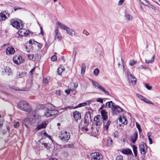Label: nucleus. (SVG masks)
I'll return each mask as SVG.
<instances>
[{"instance_id":"1","label":"nucleus","mask_w":160,"mask_h":160,"mask_svg":"<svg viewBox=\"0 0 160 160\" xmlns=\"http://www.w3.org/2000/svg\"><path fill=\"white\" fill-rule=\"evenodd\" d=\"M18 107L21 110L27 112H32V108L31 106L28 102L24 101L19 102L18 104Z\"/></svg>"},{"instance_id":"2","label":"nucleus","mask_w":160,"mask_h":160,"mask_svg":"<svg viewBox=\"0 0 160 160\" xmlns=\"http://www.w3.org/2000/svg\"><path fill=\"white\" fill-rule=\"evenodd\" d=\"M36 121L35 116L33 114L32 115L29 116L28 118H25L22 122V124L24 125L26 127L28 128V123L32 124L34 123Z\"/></svg>"},{"instance_id":"3","label":"nucleus","mask_w":160,"mask_h":160,"mask_svg":"<svg viewBox=\"0 0 160 160\" xmlns=\"http://www.w3.org/2000/svg\"><path fill=\"white\" fill-rule=\"evenodd\" d=\"M10 22L11 25L17 29H22L23 27V25L21 21L19 19H12Z\"/></svg>"},{"instance_id":"4","label":"nucleus","mask_w":160,"mask_h":160,"mask_svg":"<svg viewBox=\"0 0 160 160\" xmlns=\"http://www.w3.org/2000/svg\"><path fill=\"white\" fill-rule=\"evenodd\" d=\"M139 150L141 155H144L148 152V147L143 142H141L138 145Z\"/></svg>"},{"instance_id":"5","label":"nucleus","mask_w":160,"mask_h":160,"mask_svg":"<svg viewBox=\"0 0 160 160\" xmlns=\"http://www.w3.org/2000/svg\"><path fill=\"white\" fill-rule=\"evenodd\" d=\"M59 137L60 138L61 140L63 141H67L69 140L70 138V134L69 132L64 131H62Z\"/></svg>"},{"instance_id":"6","label":"nucleus","mask_w":160,"mask_h":160,"mask_svg":"<svg viewBox=\"0 0 160 160\" xmlns=\"http://www.w3.org/2000/svg\"><path fill=\"white\" fill-rule=\"evenodd\" d=\"M91 156L92 160H101L103 158L101 154L99 152L92 153Z\"/></svg>"},{"instance_id":"7","label":"nucleus","mask_w":160,"mask_h":160,"mask_svg":"<svg viewBox=\"0 0 160 160\" xmlns=\"http://www.w3.org/2000/svg\"><path fill=\"white\" fill-rule=\"evenodd\" d=\"M58 113V110H47L45 112L44 115L47 117L57 114Z\"/></svg>"},{"instance_id":"8","label":"nucleus","mask_w":160,"mask_h":160,"mask_svg":"<svg viewBox=\"0 0 160 160\" xmlns=\"http://www.w3.org/2000/svg\"><path fill=\"white\" fill-rule=\"evenodd\" d=\"M112 110L114 114H118L122 111V109L118 105L115 104L112 108Z\"/></svg>"},{"instance_id":"9","label":"nucleus","mask_w":160,"mask_h":160,"mask_svg":"<svg viewBox=\"0 0 160 160\" xmlns=\"http://www.w3.org/2000/svg\"><path fill=\"white\" fill-rule=\"evenodd\" d=\"M13 61L15 64H20L23 62V60L22 59L21 56H16L13 57Z\"/></svg>"},{"instance_id":"10","label":"nucleus","mask_w":160,"mask_h":160,"mask_svg":"<svg viewBox=\"0 0 160 160\" xmlns=\"http://www.w3.org/2000/svg\"><path fill=\"white\" fill-rule=\"evenodd\" d=\"M40 107L42 109L44 108H46L47 110H54L55 109V107L52 104L50 103H47L45 105H40Z\"/></svg>"},{"instance_id":"11","label":"nucleus","mask_w":160,"mask_h":160,"mask_svg":"<svg viewBox=\"0 0 160 160\" xmlns=\"http://www.w3.org/2000/svg\"><path fill=\"white\" fill-rule=\"evenodd\" d=\"M54 33V36L55 38H57L58 40H61L62 39V37L58 28H55Z\"/></svg>"},{"instance_id":"12","label":"nucleus","mask_w":160,"mask_h":160,"mask_svg":"<svg viewBox=\"0 0 160 160\" xmlns=\"http://www.w3.org/2000/svg\"><path fill=\"white\" fill-rule=\"evenodd\" d=\"M73 117L74 120L77 121L81 118V114L79 112L76 111L73 112Z\"/></svg>"},{"instance_id":"13","label":"nucleus","mask_w":160,"mask_h":160,"mask_svg":"<svg viewBox=\"0 0 160 160\" xmlns=\"http://www.w3.org/2000/svg\"><path fill=\"white\" fill-rule=\"evenodd\" d=\"M8 14V12L6 11H2L0 13V20L1 21H5L7 18L6 16V14Z\"/></svg>"},{"instance_id":"14","label":"nucleus","mask_w":160,"mask_h":160,"mask_svg":"<svg viewBox=\"0 0 160 160\" xmlns=\"http://www.w3.org/2000/svg\"><path fill=\"white\" fill-rule=\"evenodd\" d=\"M15 50L14 48L12 47H8L6 49V53L7 54H13L15 52Z\"/></svg>"},{"instance_id":"15","label":"nucleus","mask_w":160,"mask_h":160,"mask_svg":"<svg viewBox=\"0 0 160 160\" xmlns=\"http://www.w3.org/2000/svg\"><path fill=\"white\" fill-rule=\"evenodd\" d=\"M57 24L58 25L59 28L61 29L66 30L68 27L67 26L59 22H57Z\"/></svg>"},{"instance_id":"16","label":"nucleus","mask_w":160,"mask_h":160,"mask_svg":"<svg viewBox=\"0 0 160 160\" xmlns=\"http://www.w3.org/2000/svg\"><path fill=\"white\" fill-rule=\"evenodd\" d=\"M128 77L129 79H131L132 83L133 84H135L136 82V78L133 76L131 73H130L128 75Z\"/></svg>"},{"instance_id":"17","label":"nucleus","mask_w":160,"mask_h":160,"mask_svg":"<svg viewBox=\"0 0 160 160\" xmlns=\"http://www.w3.org/2000/svg\"><path fill=\"white\" fill-rule=\"evenodd\" d=\"M48 122H42L41 124L38 125L37 127L38 130H40L42 128H45L48 124Z\"/></svg>"},{"instance_id":"18","label":"nucleus","mask_w":160,"mask_h":160,"mask_svg":"<svg viewBox=\"0 0 160 160\" xmlns=\"http://www.w3.org/2000/svg\"><path fill=\"white\" fill-rule=\"evenodd\" d=\"M101 113L102 116V118L103 120H106L108 118L107 112L105 110H103L101 112Z\"/></svg>"},{"instance_id":"19","label":"nucleus","mask_w":160,"mask_h":160,"mask_svg":"<svg viewBox=\"0 0 160 160\" xmlns=\"http://www.w3.org/2000/svg\"><path fill=\"white\" fill-rule=\"evenodd\" d=\"M141 3L143 5L148 6L149 7L152 8V6L149 4L147 0H139Z\"/></svg>"},{"instance_id":"20","label":"nucleus","mask_w":160,"mask_h":160,"mask_svg":"<svg viewBox=\"0 0 160 160\" xmlns=\"http://www.w3.org/2000/svg\"><path fill=\"white\" fill-rule=\"evenodd\" d=\"M66 31L68 34L72 36L75 34L74 31L72 29L69 28V27H68Z\"/></svg>"},{"instance_id":"21","label":"nucleus","mask_w":160,"mask_h":160,"mask_svg":"<svg viewBox=\"0 0 160 160\" xmlns=\"http://www.w3.org/2000/svg\"><path fill=\"white\" fill-rule=\"evenodd\" d=\"M119 122H121L122 124L124 125H126L127 124V120L125 117L123 116L122 117H121L119 118Z\"/></svg>"},{"instance_id":"22","label":"nucleus","mask_w":160,"mask_h":160,"mask_svg":"<svg viewBox=\"0 0 160 160\" xmlns=\"http://www.w3.org/2000/svg\"><path fill=\"white\" fill-rule=\"evenodd\" d=\"M35 47H37V51L39 50L41 48L42 45V44L39 43L36 41L34 42V45Z\"/></svg>"},{"instance_id":"23","label":"nucleus","mask_w":160,"mask_h":160,"mask_svg":"<svg viewBox=\"0 0 160 160\" xmlns=\"http://www.w3.org/2000/svg\"><path fill=\"white\" fill-rule=\"evenodd\" d=\"M122 152L124 154L127 155L131 154L132 153L131 150L128 148H126L122 149Z\"/></svg>"},{"instance_id":"24","label":"nucleus","mask_w":160,"mask_h":160,"mask_svg":"<svg viewBox=\"0 0 160 160\" xmlns=\"http://www.w3.org/2000/svg\"><path fill=\"white\" fill-rule=\"evenodd\" d=\"M115 104V103H113L112 101H110L106 103V106L107 108H111L112 109V108L113 107V106Z\"/></svg>"},{"instance_id":"25","label":"nucleus","mask_w":160,"mask_h":160,"mask_svg":"<svg viewBox=\"0 0 160 160\" xmlns=\"http://www.w3.org/2000/svg\"><path fill=\"white\" fill-rule=\"evenodd\" d=\"M137 138L138 133L137 132H135L131 137L132 142L133 143H134L136 141Z\"/></svg>"},{"instance_id":"26","label":"nucleus","mask_w":160,"mask_h":160,"mask_svg":"<svg viewBox=\"0 0 160 160\" xmlns=\"http://www.w3.org/2000/svg\"><path fill=\"white\" fill-rule=\"evenodd\" d=\"M87 123H86L85 121H82L79 124V128H82L84 127L87 126Z\"/></svg>"},{"instance_id":"27","label":"nucleus","mask_w":160,"mask_h":160,"mask_svg":"<svg viewBox=\"0 0 160 160\" xmlns=\"http://www.w3.org/2000/svg\"><path fill=\"white\" fill-rule=\"evenodd\" d=\"M132 150L134 155L135 156H137L138 151H137V147L135 145H133L132 146Z\"/></svg>"},{"instance_id":"28","label":"nucleus","mask_w":160,"mask_h":160,"mask_svg":"<svg viewBox=\"0 0 160 160\" xmlns=\"http://www.w3.org/2000/svg\"><path fill=\"white\" fill-rule=\"evenodd\" d=\"M125 18L128 21H131L132 19V17L128 14L126 13L125 15Z\"/></svg>"},{"instance_id":"29","label":"nucleus","mask_w":160,"mask_h":160,"mask_svg":"<svg viewBox=\"0 0 160 160\" xmlns=\"http://www.w3.org/2000/svg\"><path fill=\"white\" fill-rule=\"evenodd\" d=\"M101 117V116L100 115H98L94 117V122H95V123L97 122H98L102 121V120L100 119Z\"/></svg>"},{"instance_id":"30","label":"nucleus","mask_w":160,"mask_h":160,"mask_svg":"<svg viewBox=\"0 0 160 160\" xmlns=\"http://www.w3.org/2000/svg\"><path fill=\"white\" fill-rule=\"evenodd\" d=\"M86 68V67L85 64L83 63H82L81 65V73L82 74H84Z\"/></svg>"},{"instance_id":"31","label":"nucleus","mask_w":160,"mask_h":160,"mask_svg":"<svg viewBox=\"0 0 160 160\" xmlns=\"http://www.w3.org/2000/svg\"><path fill=\"white\" fill-rule=\"evenodd\" d=\"M154 55H153L152 58L151 60H145V62L147 63H153L154 60Z\"/></svg>"},{"instance_id":"32","label":"nucleus","mask_w":160,"mask_h":160,"mask_svg":"<svg viewBox=\"0 0 160 160\" xmlns=\"http://www.w3.org/2000/svg\"><path fill=\"white\" fill-rule=\"evenodd\" d=\"M4 69L5 72L8 75H9L10 73L11 72V69L8 67H4Z\"/></svg>"},{"instance_id":"33","label":"nucleus","mask_w":160,"mask_h":160,"mask_svg":"<svg viewBox=\"0 0 160 160\" xmlns=\"http://www.w3.org/2000/svg\"><path fill=\"white\" fill-rule=\"evenodd\" d=\"M93 84L96 87H97L98 89L100 90L101 89H102V87L97 82H93Z\"/></svg>"},{"instance_id":"34","label":"nucleus","mask_w":160,"mask_h":160,"mask_svg":"<svg viewBox=\"0 0 160 160\" xmlns=\"http://www.w3.org/2000/svg\"><path fill=\"white\" fill-rule=\"evenodd\" d=\"M73 147L72 144H68L64 145V147L65 148H73Z\"/></svg>"},{"instance_id":"35","label":"nucleus","mask_w":160,"mask_h":160,"mask_svg":"<svg viewBox=\"0 0 160 160\" xmlns=\"http://www.w3.org/2000/svg\"><path fill=\"white\" fill-rule=\"evenodd\" d=\"M20 29V30H19V35H21V36H23L24 35H23V32H25V29H23V28H22V29Z\"/></svg>"},{"instance_id":"36","label":"nucleus","mask_w":160,"mask_h":160,"mask_svg":"<svg viewBox=\"0 0 160 160\" xmlns=\"http://www.w3.org/2000/svg\"><path fill=\"white\" fill-rule=\"evenodd\" d=\"M110 123L111 122L109 121H108L105 125V128L107 131L108 130L109 126L110 125Z\"/></svg>"},{"instance_id":"37","label":"nucleus","mask_w":160,"mask_h":160,"mask_svg":"<svg viewBox=\"0 0 160 160\" xmlns=\"http://www.w3.org/2000/svg\"><path fill=\"white\" fill-rule=\"evenodd\" d=\"M112 143V139L111 138H109L108 140L107 141V145L108 146L111 145Z\"/></svg>"},{"instance_id":"38","label":"nucleus","mask_w":160,"mask_h":160,"mask_svg":"<svg viewBox=\"0 0 160 160\" xmlns=\"http://www.w3.org/2000/svg\"><path fill=\"white\" fill-rule=\"evenodd\" d=\"M136 63V61H135L134 60H132L130 62L129 64L130 65L132 66L135 64Z\"/></svg>"},{"instance_id":"39","label":"nucleus","mask_w":160,"mask_h":160,"mask_svg":"<svg viewBox=\"0 0 160 160\" xmlns=\"http://www.w3.org/2000/svg\"><path fill=\"white\" fill-rule=\"evenodd\" d=\"M150 133H148L147 134V136L148 137L149 144H151L152 143V141L151 138L150 137Z\"/></svg>"},{"instance_id":"40","label":"nucleus","mask_w":160,"mask_h":160,"mask_svg":"<svg viewBox=\"0 0 160 160\" xmlns=\"http://www.w3.org/2000/svg\"><path fill=\"white\" fill-rule=\"evenodd\" d=\"M99 72V71L98 68L95 69L94 70V72H93L94 75L96 76H97L98 75Z\"/></svg>"},{"instance_id":"41","label":"nucleus","mask_w":160,"mask_h":160,"mask_svg":"<svg viewBox=\"0 0 160 160\" xmlns=\"http://www.w3.org/2000/svg\"><path fill=\"white\" fill-rule=\"evenodd\" d=\"M63 70L62 68L61 67L59 68L57 70L58 74L59 75L61 74Z\"/></svg>"},{"instance_id":"42","label":"nucleus","mask_w":160,"mask_h":160,"mask_svg":"<svg viewBox=\"0 0 160 160\" xmlns=\"http://www.w3.org/2000/svg\"><path fill=\"white\" fill-rule=\"evenodd\" d=\"M86 104H87V103L85 102L80 103L78 105L77 107H76L75 108H77L78 107H80L82 106H85V105H86Z\"/></svg>"},{"instance_id":"43","label":"nucleus","mask_w":160,"mask_h":160,"mask_svg":"<svg viewBox=\"0 0 160 160\" xmlns=\"http://www.w3.org/2000/svg\"><path fill=\"white\" fill-rule=\"evenodd\" d=\"M100 90H102V92H104V93L107 95H109V92L106 90H105V89L104 88H102V89H101Z\"/></svg>"},{"instance_id":"44","label":"nucleus","mask_w":160,"mask_h":160,"mask_svg":"<svg viewBox=\"0 0 160 160\" xmlns=\"http://www.w3.org/2000/svg\"><path fill=\"white\" fill-rule=\"evenodd\" d=\"M30 33V32L28 30H25V32H23V35L25 36H26L29 35Z\"/></svg>"},{"instance_id":"45","label":"nucleus","mask_w":160,"mask_h":160,"mask_svg":"<svg viewBox=\"0 0 160 160\" xmlns=\"http://www.w3.org/2000/svg\"><path fill=\"white\" fill-rule=\"evenodd\" d=\"M137 96L142 101L144 99V98L139 94H137Z\"/></svg>"},{"instance_id":"46","label":"nucleus","mask_w":160,"mask_h":160,"mask_svg":"<svg viewBox=\"0 0 160 160\" xmlns=\"http://www.w3.org/2000/svg\"><path fill=\"white\" fill-rule=\"evenodd\" d=\"M115 160H123V157L121 155H118L116 157Z\"/></svg>"},{"instance_id":"47","label":"nucleus","mask_w":160,"mask_h":160,"mask_svg":"<svg viewBox=\"0 0 160 160\" xmlns=\"http://www.w3.org/2000/svg\"><path fill=\"white\" fill-rule=\"evenodd\" d=\"M80 129H81L83 132H86L88 130V128H87V126L84 127L82 128H81Z\"/></svg>"},{"instance_id":"48","label":"nucleus","mask_w":160,"mask_h":160,"mask_svg":"<svg viewBox=\"0 0 160 160\" xmlns=\"http://www.w3.org/2000/svg\"><path fill=\"white\" fill-rule=\"evenodd\" d=\"M145 87L148 90L151 89L152 87L149 85L148 84L146 83L145 84Z\"/></svg>"},{"instance_id":"49","label":"nucleus","mask_w":160,"mask_h":160,"mask_svg":"<svg viewBox=\"0 0 160 160\" xmlns=\"http://www.w3.org/2000/svg\"><path fill=\"white\" fill-rule=\"evenodd\" d=\"M27 56L30 59H33L34 58V55L33 54H28L27 55Z\"/></svg>"},{"instance_id":"50","label":"nucleus","mask_w":160,"mask_h":160,"mask_svg":"<svg viewBox=\"0 0 160 160\" xmlns=\"http://www.w3.org/2000/svg\"><path fill=\"white\" fill-rule=\"evenodd\" d=\"M144 101V102L148 103H149V104H153L152 103V102L149 100L146 99V98H144V99L143 100Z\"/></svg>"},{"instance_id":"51","label":"nucleus","mask_w":160,"mask_h":160,"mask_svg":"<svg viewBox=\"0 0 160 160\" xmlns=\"http://www.w3.org/2000/svg\"><path fill=\"white\" fill-rule=\"evenodd\" d=\"M19 126V122H16L14 125V127L16 128H18V127Z\"/></svg>"},{"instance_id":"52","label":"nucleus","mask_w":160,"mask_h":160,"mask_svg":"<svg viewBox=\"0 0 160 160\" xmlns=\"http://www.w3.org/2000/svg\"><path fill=\"white\" fill-rule=\"evenodd\" d=\"M43 135L45 136L48 137L49 138V139L50 140L52 139L50 135H48L46 132H44L43 133Z\"/></svg>"},{"instance_id":"53","label":"nucleus","mask_w":160,"mask_h":160,"mask_svg":"<svg viewBox=\"0 0 160 160\" xmlns=\"http://www.w3.org/2000/svg\"><path fill=\"white\" fill-rule=\"evenodd\" d=\"M113 135L115 138H117L118 137V132L117 131H116L113 133Z\"/></svg>"},{"instance_id":"54","label":"nucleus","mask_w":160,"mask_h":160,"mask_svg":"<svg viewBox=\"0 0 160 160\" xmlns=\"http://www.w3.org/2000/svg\"><path fill=\"white\" fill-rule=\"evenodd\" d=\"M57 59V56L56 55H53L51 58V60L52 61H54Z\"/></svg>"},{"instance_id":"55","label":"nucleus","mask_w":160,"mask_h":160,"mask_svg":"<svg viewBox=\"0 0 160 160\" xmlns=\"http://www.w3.org/2000/svg\"><path fill=\"white\" fill-rule=\"evenodd\" d=\"M97 101L102 103L103 102V99L101 98H99L97 99Z\"/></svg>"},{"instance_id":"56","label":"nucleus","mask_w":160,"mask_h":160,"mask_svg":"<svg viewBox=\"0 0 160 160\" xmlns=\"http://www.w3.org/2000/svg\"><path fill=\"white\" fill-rule=\"evenodd\" d=\"M56 93L57 95L60 96L62 94V92L60 90H58L56 91Z\"/></svg>"},{"instance_id":"57","label":"nucleus","mask_w":160,"mask_h":160,"mask_svg":"<svg viewBox=\"0 0 160 160\" xmlns=\"http://www.w3.org/2000/svg\"><path fill=\"white\" fill-rule=\"evenodd\" d=\"M35 41L34 39H30L29 41V43L30 44H31L33 45H34V42Z\"/></svg>"},{"instance_id":"58","label":"nucleus","mask_w":160,"mask_h":160,"mask_svg":"<svg viewBox=\"0 0 160 160\" xmlns=\"http://www.w3.org/2000/svg\"><path fill=\"white\" fill-rule=\"evenodd\" d=\"M83 33L85 34L86 36H88L89 34V33L85 30L83 31Z\"/></svg>"},{"instance_id":"59","label":"nucleus","mask_w":160,"mask_h":160,"mask_svg":"<svg viewBox=\"0 0 160 160\" xmlns=\"http://www.w3.org/2000/svg\"><path fill=\"white\" fill-rule=\"evenodd\" d=\"M43 82L46 85L48 83V81L46 78H44L43 79Z\"/></svg>"},{"instance_id":"60","label":"nucleus","mask_w":160,"mask_h":160,"mask_svg":"<svg viewBox=\"0 0 160 160\" xmlns=\"http://www.w3.org/2000/svg\"><path fill=\"white\" fill-rule=\"evenodd\" d=\"M22 8H20L19 7H14V10L15 11H16L17 10H19V9H21Z\"/></svg>"},{"instance_id":"61","label":"nucleus","mask_w":160,"mask_h":160,"mask_svg":"<svg viewBox=\"0 0 160 160\" xmlns=\"http://www.w3.org/2000/svg\"><path fill=\"white\" fill-rule=\"evenodd\" d=\"M96 125L97 126H100L102 124V121L98 122H96Z\"/></svg>"},{"instance_id":"62","label":"nucleus","mask_w":160,"mask_h":160,"mask_svg":"<svg viewBox=\"0 0 160 160\" xmlns=\"http://www.w3.org/2000/svg\"><path fill=\"white\" fill-rule=\"evenodd\" d=\"M70 89H67L65 90V92L67 93V94H68L70 93Z\"/></svg>"},{"instance_id":"63","label":"nucleus","mask_w":160,"mask_h":160,"mask_svg":"<svg viewBox=\"0 0 160 160\" xmlns=\"http://www.w3.org/2000/svg\"><path fill=\"white\" fill-rule=\"evenodd\" d=\"M72 107L71 106H68L67 107H66L64 108H63V109H65V110H66L68 109H72Z\"/></svg>"},{"instance_id":"64","label":"nucleus","mask_w":160,"mask_h":160,"mask_svg":"<svg viewBox=\"0 0 160 160\" xmlns=\"http://www.w3.org/2000/svg\"><path fill=\"white\" fill-rule=\"evenodd\" d=\"M40 28L41 30V32L40 34L42 35H43L44 33V32L43 31L42 28V27H40Z\"/></svg>"}]
</instances>
